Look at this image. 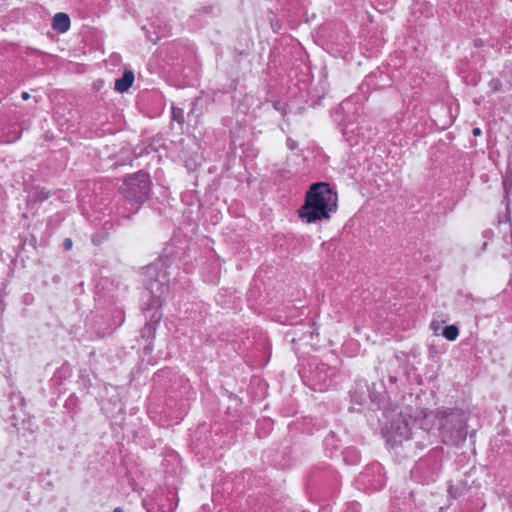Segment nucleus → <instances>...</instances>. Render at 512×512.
<instances>
[{
  "instance_id": "obj_13",
  "label": "nucleus",
  "mask_w": 512,
  "mask_h": 512,
  "mask_svg": "<svg viewBox=\"0 0 512 512\" xmlns=\"http://www.w3.org/2000/svg\"><path fill=\"white\" fill-rule=\"evenodd\" d=\"M287 145L291 150H294L297 147V143L292 139L287 140Z\"/></svg>"
},
{
  "instance_id": "obj_8",
  "label": "nucleus",
  "mask_w": 512,
  "mask_h": 512,
  "mask_svg": "<svg viewBox=\"0 0 512 512\" xmlns=\"http://www.w3.org/2000/svg\"><path fill=\"white\" fill-rule=\"evenodd\" d=\"M134 82V73L131 70H125L122 77L116 79L115 90L118 92L127 91Z\"/></svg>"
},
{
  "instance_id": "obj_2",
  "label": "nucleus",
  "mask_w": 512,
  "mask_h": 512,
  "mask_svg": "<svg viewBox=\"0 0 512 512\" xmlns=\"http://www.w3.org/2000/svg\"><path fill=\"white\" fill-rule=\"evenodd\" d=\"M439 431L442 441L459 446L467 437L468 415L461 409H443L438 412Z\"/></svg>"
},
{
  "instance_id": "obj_11",
  "label": "nucleus",
  "mask_w": 512,
  "mask_h": 512,
  "mask_svg": "<svg viewBox=\"0 0 512 512\" xmlns=\"http://www.w3.org/2000/svg\"><path fill=\"white\" fill-rule=\"evenodd\" d=\"M72 246H73V242H72V240L70 238L64 239V241H63V248L65 250H67V251L70 250L72 248Z\"/></svg>"
},
{
  "instance_id": "obj_5",
  "label": "nucleus",
  "mask_w": 512,
  "mask_h": 512,
  "mask_svg": "<svg viewBox=\"0 0 512 512\" xmlns=\"http://www.w3.org/2000/svg\"><path fill=\"white\" fill-rule=\"evenodd\" d=\"M387 442L391 445L401 444L403 441L410 438V427L402 416L393 420L384 431Z\"/></svg>"
},
{
  "instance_id": "obj_3",
  "label": "nucleus",
  "mask_w": 512,
  "mask_h": 512,
  "mask_svg": "<svg viewBox=\"0 0 512 512\" xmlns=\"http://www.w3.org/2000/svg\"><path fill=\"white\" fill-rule=\"evenodd\" d=\"M150 181L144 172H137L127 177L120 187V192L129 201L141 205L149 195Z\"/></svg>"
},
{
  "instance_id": "obj_16",
  "label": "nucleus",
  "mask_w": 512,
  "mask_h": 512,
  "mask_svg": "<svg viewBox=\"0 0 512 512\" xmlns=\"http://www.w3.org/2000/svg\"><path fill=\"white\" fill-rule=\"evenodd\" d=\"M146 328L151 331V330H155L154 326L152 324H147L146 325Z\"/></svg>"
},
{
  "instance_id": "obj_15",
  "label": "nucleus",
  "mask_w": 512,
  "mask_h": 512,
  "mask_svg": "<svg viewBox=\"0 0 512 512\" xmlns=\"http://www.w3.org/2000/svg\"><path fill=\"white\" fill-rule=\"evenodd\" d=\"M21 97L23 100H28L30 98V95L28 92H22Z\"/></svg>"
},
{
  "instance_id": "obj_9",
  "label": "nucleus",
  "mask_w": 512,
  "mask_h": 512,
  "mask_svg": "<svg viewBox=\"0 0 512 512\" xmlns=\"http://www.w3.org/2000/svg\"><path fill=\"white\" fill-rule=\"evenodd\" d=\"M172 119L179 124L184 122V112L181 108L172 107Z\"/></svg>"
},
{
  "instance_id": "obj_14",
  "label": "nucleus",
  "mask_w": 512,
  "mask_h": 512,
  "mask_svg": "<svg viewBox=\"0 0 512 512\" xmlns=\"http://www.w3.org/2000/svg\"><path fill=\"white\" fill-rule=\"evenodd\" d=\"M472 134H473L474 136H479V135H481V129H480V128H478V127H475V128L472 130Z\"/></svg>"
},
{
  "instance_id": "obj_10",
  "label": "nucleus",
  "mask_w": 512,
  "mask_h": 512,
  "mask_svg": "<svg viewBox=\"0 0 512 512\" xmlns=\"http://www.w3.org/2000/svg\"><path fill=\"white\" fill-rule=\"evenodd\" d=\"M33 197L35 198V200L44 201L48 198V193H46L44 191H36L33 194Z\"/></svg>"
},
{
  "instance_id": "obj_12",
  "label": "nucleus",
  "mask_w": 512,
  "mask_h": 512,
  "mask_svg": "<svg viewBox=\"0 0 512 512\" xmlns=\"http://www.w3.org/2000/svg\"><path fill=\"white\" fill-rule=\"evenodd\" d=\"M490 85H491V88L493 89V91H498L501 84H500L499 80L493 79L490 82Z\"/></svg>"
},
{
  "instance_id": "obj_7",
  "label": "nucleus",
  "mask_w": 512,
  "mask_h": 512,
  "mask_svg": "<svg viewBox=\"0 0 512 512\" xmlns=\"http://www.w3.org/2000/svg\"><path fill=\"white\" fill-rule=\"evenodd\" d=\"M52 27L59 33H65L70 28V18L66 13H56L53 17Z\"/></svg>"
},
{
  "instance_id": "obj_6",
  "label": "nucleus",
  "mask_w": 512,
  "mask_h": 512,
  "mask_svg": "<svg viewBox=\"0 0 512 512\" xmlns=\"http://www.w3.org/2000/svg\"><path fill=\"white\" fill-rule=\"evenodd\" d=\"M431 329L435 335H442L449 341H454L459 335V329L456 325L441 327L439 322H432Z\"/></svg>"
},
{
  "instance_id": "obj_4",
  "label": "nucleus",
  "mask_w": 512,
  "mask_h": 512,
  "mask_svg": "<svg viewBox=\"0 0 512 512\" xmlns=\"http://www.w3.org/2000/svg\"><path fill=\"white\" fill-rule=\"evenodd\" d=\"M168 290L169 287L158 279L149 283L147 296L149 300H151V303L143 307V316L145 319L160 320L162 318L163 315L160 311L161 300L167 294Z\"/></svg>"
},
{
  "instance_id": "obj_1",
  "label": "nucleus",
  "mask_w": 512,
  "mask_h": 512,
  "mask_svg": "<svg viewBox=\"0 0 512 512\" xmlns=\"http://www.w3.org/2000/svg\"><path fill=\"white\" fill-rule=\"evenodd\" d=\"M337 208V194L323 182L315 183L307 192L305 204L300 210V217L307 223L328 219Z\"/></svg>"
},
{
  "instance_id": "obj_17",
  "label": "nucleus",
  "mask_w": 512,
  "mask_h": 512,
  "mask_svg": "<svg viewBox=\"0 0 512 512\" xmlns=\"http://www.w3.org/2000/svg\"><path fill=\"white\" fill-rule=\"evenodd\" d=\"M113 512H123L122 508L120 507H116Z\"/></svg>"
}]
</instances>
